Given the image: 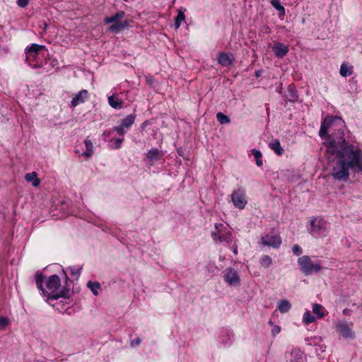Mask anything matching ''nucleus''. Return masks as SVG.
<instances>
[{"instance_id":"obj_1","label":"nucleus","mask_w":362,"mask_h":362,"mask_svg":"<svg viewBox=\"0 0 362 362\" xmlns=\"http://www.w3.org/2000/svg\"><path fill=\"white\" fill-rule=\"evenodd\" d=\"M329 164L331 175L335 180L347 181L350 168L362 171V154L353 148H346L337 152Z\"/></svg>"},{"instance_id":"obj_2","label":"nucleus","mask_w":362,"mask_h":362,"mask_svg":"<svg viewBox=\"0 0 362 362\" xmlns=\"http://www.w3.org/2000/svg\"><path fill=\"white\" fill-rule=\"evenodd\" d=\"M343 127L344 122L339 117L327 116L322 122L319 136L325 140L324 144L329 147L328 153L337 154L346 148L344 146L345 139Z\"/></svg>"},{"instance_id":"obj_3","label":"nucleus","mask_w":362,"mask_h":362,"mask_svg":"<svg viewBox=\"0 0 362 362\" xmlns=\"http://www.w3.org/2000/svg\"><path fill=\"white\" fill-rule=\"evenodd\" d=\"M43 276L41 274L36 276V284L37 288L42 291L44 296L48 299H57L61 297H68L69 291L62 288L60 284V279L57 275L51 276L46 283V288H42V282Z\"/></svg>"},{"instance_id":"obj_4","label":"nucleus","mask_w":362,"mask_h":362,"mask_svg":"<svg viewBox=\"0 0 362 362\" xmlns=\"http://www.w3.org/2000/svg\"><path fill=\"white\" fill-rule=\"evenodd\" d=\"M308 231L311 235L320 238L327 235L329 232V227L327 221L323 218L315 216L309 220Z\"/></svg>"},{"instance_id":"obj_5","label":"nucleus","mask_w":362,"mask_h":362,"mask_svg":"<svg viewBox=\"0 0 362 362\" xmlns=\"http://www.w3.org/2000/svg\"><path fill=\"white\" fill-rule=\"evenodd\" d=\"M124 16V12L119 11L110 17H106L104 19V22L106 24L112 23V25L108 28V31L110 33H118L125 28H127L129 26V22L127 21H124L122 23L120 22V20Z\"/></svg>"},{"instance_id":"obj_6","label":"nucleus","mask_w":362,"mask_h":362,"mask_svg":"<svg viewBox=\"0 0 362 362\" xmlns=\"http://www.w3.org/2000/svg\"><path fill=\"white\" fill-rule=\"evenodd\" d=\"M298 263L301 271L306 275L318 272L322 268L319 262H312L310 258L306 255L298 258Z\"/></svg>"},{"instance_id":"obj_7","label":"nucleus","mask_w":362,"mask_h":362,"mask_svg":"<svg viewBox=\"0 0 362 362\" xmlns=\"http://www.w3.org/2000/svg\"><path fill=\"white\" fill-rule=\"evenodd\" d=\"M231 201L235 208L243 209L247 203L245 191L243 189H238L231 194Z\"/></svg>"},{"instance_id":"obj_8","label":"nucleus","mask_w":362,"mask_h":362,"mask_svg":"<svg viewBox=\"0 0 362 362\" xmlns=\"http://www.w3.org/2000/svg\"><path fill=\"white\" fill-rule=\"evenodd\" d=\"M351 324L345 321H341L336 325V330L341 337L353 339L354 337V332L351 329Z\"/></svg>"},{"instance_id":"obj_9","label":"nucleus","mask_w":362,"mask_h":362,"mask_svg":"<svg viewBox=\"0 0 362 362\" xmlns=\"http://www.w3.org/2000/svg\"><path fill=\"white\" fill-rule=\"evenodd\" d=\"M224 226L222 224L216 226V230L213 231L211 233V236L213 239L216 241L217 240L220 242H226L227 243H231L233 240L232 235L230 232H228L226 235L222 233V228Z\"/></svg>"},{"instance_id":"obj_10","label":"nucleus","mask_w":362,"mask_h":362,"mask_svg":"<svg viewBox=\"0 0 362 362\" xmlns=\"http://www.w3.org/2000/svg\"><path fill=\"white\" fill-rule=\"evenodd\" d=\"M224 279L225 281L231 286H237L240 282L238 272L232 268L226 269Z\"/></svg>"},{"instance_id":"obj_11","label":"nucleus","mask_w":362,"mask_h":362,"mask_svg":"<svg viewBox=\"0 0 362 362\" xmlns=\"http://www.w3.org/2000/svg\"><path fill=\"white\" fill-rule=\"evenodd\" d=\"M261 243L264 246H269L272 247H278L281 243V238L277 235H266L262 238Z\"/></svg>"},{"instance_id":"obj_12","label":"nucleus","mask_w":362,"mask_h":362,"mask_svg":"<svg viewBox=\"0 0 362 362\" xmlns=\"http://www.w3.org/2000/svg\"><path fill=\"white\" fill-rule=\"evenodd\" d=\"M218 62L223 66H230L234 60V56L230 52H221L217 57Z\"/></svg>"},{"instance_id":"obj_13","label":"nucleus","mask_w":362,"mask_h":362,"mask_svg":"<svg viewBox=\"0 0 362 362\" xmlns=\"http://www.w3.org/2000/svg\"><path fill=\"white\" fill-rule=\"evenodd\" d=\"M88 91L86 90H82L78 92L77 94L74 95L71 101V105L72 107H76L79 104H81L85 102V100L88 98Z\"/></svg>"},{"instance_id":"obj_14","label":"nucleus","mask_w":362,"mask_h":362,"mask_svg":"<svg viewBox=\"0 0 362 362\" xmlns=\"http://www.w3.org/2000/svg\"><path fill=\"white\" fill-rule=\"evenodd\" d=\"M312 310L316 318H322L327 314L326 309L318 303H313Z\"/></svg>"},{"instance_id":"obj_15","label":"nucleus","mask_w":362,"mask_h":362,"mask_svg":"<svg viewBox=\"0 0 362 362\" xmlns=\"http://www.w3.org/2000/svg\"><path fill=\"white\" fill-rule=\"evenodd\" d=\"M273 50L278 57H283L288 52L287 47L281 43H276L273 47Z\"/></svg>"},{"instance_id":"obj_16","label":"nucleus","mask_w":362,"mask_h":362,"mask_svg":"<svg viewBox=\"0 0 362 362\" xmlns=\"http://www.w3.org/2000/svg\"><path fill=\"white\" fill-rule=\"evenodd\" d=\"M162 156V153L158 148H151L146 153L147 158L151 162H155L158 160Z\"/></svg>"},{"instance_id":"obj_17","label":"nucleus","mask_w":362,"mask_h":362,"mask_svg":"<svg viewBox=\"0 0 362 362\" xmlns=\"http://www.w3.org/2000/svg\"><path fill=\"white\" fill-rule=\"evenodd\" d=\"M25 179L27 182H32V185L34 187L39 186V185L40 183V179L37 178V175L35 172L27 173L25 175Z\"/></svg>"},{"instance_id":"obj_18","label":"nucleus","mask_w":362,"mask_h":362,"mask_svg":"<svg viewBox=\"0 0 362 362\" xmlns=\"http://www.w3.org/2000/svg\"><path fill=\"white\" fill-rule=\"evenodd\" d=\"M108 103L115 109H121L122 107V101L115 95L108 97Z\"/></svg>"},{"instance_id":"obj_19","label":"nucleus","mask_w":362,"mask_h":362,"mask_svg":"<svg viewBox=\"0 0 362 362\" xmlns=\"http://www.w3.org/2000/svg\"><path fill=\"white\" fill-rule=\"evenodd\" d=\"M277 308L281 313H285L291 308V304L286 300H281L278 303Z\"/></svg>"},{"instance_id":"obj_20","label":"nucleus","mask_w":362,"mask_h":362,"mask_svg":"<svg viewBox=\"0 0 362 362\" xmlns=\"http://www.w3.org/2000/svg\"><path fill=\"white\" fill-rule=\"evenodd\" d=\"M269 146L279 156H281L283 153V148L281 146L280 142L279 140H273L272 141Z\"/></svg>"},{"instance_id":"obj_21","label":"nucleus","mask_w":362,"mask_h":362,"mask_svg":"<svg viewBox=\"0 0 362 362\" xmlns=\"http://www.w3.org/2000/svg\"><path fill=\"white\" fill-rule=\"evenodd\" d=\"M134 120L135 116L134 115H129L122 120L121 125H122L124 129H129L134 124Z\"/></svg>"},{"instance_id":"obj_22","label":"nucleus","mask_w":362,"mask_h":362,"mask_svg":"<svg viewBox=\"0 0 362 362\" xmlns=\"http://www.w3.org/2000/svg\"><path fill=\"white\" fill-rule=\"evenodd\" d=\"M340 74L343 77H347L352 74V66L343 63L340 67Z\"/></svg>"},{"instance_id":"obj_23","label":"nucleus","mask_w":362,"mask_h":362,"mask_svg":"<svg viewBox=\"0 0 362 362\" xmlns=\"http://www.w3.org/2000/svg\"><path fill=\"white\" fill-rule=\"evenodd\" d=\"M86 151L83 153V155L90 157L93 153V144L91 141L88 139L85 140Z\"/></svg>"},{"instance_id":"obj_24","label":"nucleus","mask_w":362,"mask_h":362,"mask_svg":"<svg viewBox=\"0 0 362 362\" xmlns=\"http://www.w3.org/2000/svg\"><path fill=\"white\" fill-rule=\"evenodd\" d=\"M87 286L90 289L95 296L98 295V291L100 289V284L97 281H88Z\"/></svg>"},{"instance_id":"obj_25","label":"nucleus","mask_w":362,"mask_h":362,"mask_svg":"<svg viewBox=\"0 0 362 362\" xmlns=\"http://www.w3.org/2000/svg\"><path fill=\"white\" fill-rule=\"evenodd\" d=\"M45 49V45H40L37 44H33L28 49V52L30 53V56L35 57L33 53L36 54L38 52H40L41 49Z\"/></svg>"},{"instance_id":"obj_26","label":"nucleus","mask_w":362,"mask_h":362,"mask_svg":"<svg viewBox=\"0 0 362 362\" xmlns=\"http://www.w3.org/2000/svg\"><path fill=\"white\" fill-rule=\"evenodd\" d=\"M315 315H312L310 311H306L303 314V320L306 325L314 322L316 320Z\"/></svg>"},{"instance_id":"obj_27","label":"nucleus","mask_w":362,"mask_h":362,"mask_svg":"<svg viewBox=\"0 0 362 362\" xmlns=\"http://www.w3.org/2000/svg\"><path fill=\"white\" fill-rule=\"evenodd\" d=\"M185 15L184 12L180 10L178 11L177 16V17L175 18V27L176 29L180 28L182 22L185 21Z\"/></svg>"},{"instance_id":"obj_28","label":"nucleus","mask_w":362,"mask_h":362,"mask_svg":"<svg viewBox=\"0 0 362 362\" xmlns=\"http://www.w3.org/2000/svg\"><path fill=\"white\" fill-rule=\"evenodd\" d=\"M260 264L264 267V268H267L269 267L271 264H272V259L268 255H264L261 257L260 260Z\"/></svg>"},{"instance_id":"obj_29","label":"nucleus","mask_w":362,"mask_h":362,"mask_svg":"<svg viewBox=\"0 0 362 362\" xmlns=\"http://www.w3.org/2000/svg\"><path fill=\"white\" fill-rule=\"evenodd\" d=\"M216 118H217V120L221 124H228L230 122L229 117L227 115H226L223 113H222V112H218L216 114Z\"/></svg>"},{"instance_id":"obj_30","label":"nucleus","mask_w":362,"mask_h":362,"mask_svg":"<svg viewBox=\"0 0 362 362\" xmlns=\"http://www.w3.org/2000/svg\"><path fill=\"white\" fill-rule=\"evenodd\" d=\"M271 4L276 10L281 11L282 14L284 13V8L281 5L279 0H272Z\"/></svg>"},{"instance_id":"obj_31","label":"nucleus","mask_w":362,"mask_h":362,"mask_svg":"<svg viewBox=\"0 0 362 362\" xmlns=\"http://www.w3.org/2000/svg\"><path fill=\"white\" fill-rule=\"evenodd\" d=\"M253 155L255 158H256V163L258 166H261L262 165V162L260 159L262 156V153L259 151L257 150H253Z\"/></svg>"},{"instance_id":"obj_32","label":"nucleus","mask_w":362,"mask_h":362,"mask_svg":"<svg viewBox=\"0 0 362 362\" xmlns=\"http://www.w3.org/2000/svg\"><path fill=\"white\" fill-rule=\"evenodd\" d=\"M10 324V320L6 317H0V329H4Z\"/></svg>"},{"instance_id":"obj_33","label":"nucleus","mask_w":362,"mask_h":362,"mask_svg":"<svg viewBox=\"0 0 362 362\" xmlns=\"http://www.w3.org/2000/svg\"><path fill=\"white\" fill-rule=\"evenodd\" d=\"M70 271H71V275L76 276V278H78L80 275V272L81 270V267H78L76 269H74V267H70Z\"/></svg>"},{"instance_id":"obj_34","label":"nucleus","mask_w":362,"mask_h":362,"mask_svg":"<svg viewBox=\"0 0 362 362\" xmlns=\"http://www.w3.org/2000/svg\"><path fill=\"white\" fill-rule=\"evenodd\" d=\"M113 130L117 132V133L119 135H123L125 133L124 127L122 125L115 127Z\"/></svg>"},{"instance_id":"obj_35","label":"nucleus","mask_w":362,"mask_h":362,"mask_svg":"<svg viewBox=\"0 0 362 362\" xmlns=\"http://www.w3.org/2000/svg\"><path fill=\"white\" fill-rule=\"evenodd\" d=\"M281 331V328L278 325H274L273 329H272V334L273 336H276Z\"/></svg>"},{"instance_id":"obj_36","label":"nucleus","mask_w":362,"mask_h":362,"mask_svg":"<svg viewBox=\"0 0 362 362\" xmlns=\"http://www.w3.org/2000/svg\"><path fill=\"white\" fill-rule=\"evenodd\" d=\"M29 0H18L17 4L20 7H25L28 4Z\"/></svg>"},{"instance_id":"obj_37","label":"nucleus","mask_w":362,"mask_h":362,"mask_svg":"<svg viewBox=\"0 0 362 362\" xmlns=\"http://www.w3.org/2000/svg\"><path fill=\"white\" fill-rule=\"evenodd\" d=\"M122 141H123V139H117L115 140V148H120Z\"/></svg>"},{"instance_id":"obj_38","label":"nucleus","mask_w":362,"mask_h":362,"mask_svg":"<svg viewBox=\"0 0 362 362\" xmlns=\"http://www.w3.org/2000/svg\"><path fill=\"white\" fill-rule=\"evenodd\" d=\"M295 250H296V255H300L303 252L301 248L298 245H296Z\"/></svg>"},{"instance_id":"obj_39","label":"nucleus","mask_w":362,"mask_h":362,"mask_svg":"<svg viewBox=\"0 0 362 362\" xmlns=\"http://www.w3.org/2000/svg\"><path fill=\"white\" fill-rule=\"evenodd\" d=\"M299 359H300L299 362H305L306 361V356L304 354L300 353Z\"/></svg>"},{"instance_id":"obj_40","label":"nucleus","mask_w":362,"mask_h":362,"mask_svg":"<svg viewBox=\"0 0 362 362\" xmlns=\"http://www.w3.org/2000/svg\"><path fill=\"white\" fill-rule=\"evenodd\" d=\"M233 252L235 255L238 254V247L237 245H235L233 249Z\"/></svg>"},{"instance_id":"obj_41","label":"nucleus","mask_w":362,"mask_h":362,"mask_svg":"<svg viewBox=\"0 0 362 362\" xmlns=\"http://www.w3.org/2000/svg\"><path fill=\"white\" fill-rule=\"evenodd\" d=\"M140 343H141V339H140L139 338H137V339H136V344H140Z\"/></svg>"},{"instance_id":"obj_42","label":"nucleus","mask_w":362,"mask_h":362,"mask_svg":"<svg viewBox=\"0 0 362 362\" xmlns=\"http://www.w3.org/2000/svg\"><path fill=\"white\" fill-rule=\"evenodd\" d=\"M104 135H105V136H108V135H109V133H107V132H105V133H104Z\"/></svg>"},{"instance_id":"obj_43","label":"nucleus","mask_w":362,"mask_h":362,"mask_svg":"<svg viewBox=\"0 0 362 362\" xmlns=\"http://www.w3.org/2000/svg\"><path fill=\"white\" fill-rule=\"evenodd\" d=\"M269 323L271 325H273V323H272V321H269Z\"/></svg>"}]
</instances>
